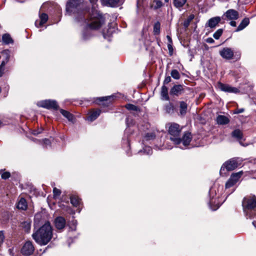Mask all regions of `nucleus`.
Returning a JSON list of instances; mask_svg holds the SVG:
<instances>
[{
  "label": "nucleus",
  "mask_w": 256,
  "mask_h": 256,
  "mask_svg": "<svg viewBox=\"0 0 256 256\" xmlns=\"http://www.w3.org/2000/svg\"><path fill=\"white\" fill-rule=\"evenodd\" d=\"M249 23H250V20H249L248 18H244L235 31L238 32V31L242 30L246 26H248V25Z\"/></svg>",
  "instance_id": "nucleus-20"
},
{
  "label": "nucleus",
  "mask_w": 256,
  "mask_h": 256,
  "mask_svg": "<svg viewBox=\"0 0 256 256\" xmlns=\"http://www.w3.org/2000/svg\"><path fill=\"white\" fill-rule=\"evenodd\" d=\"M168 48L170 54L172 55L173 53V48L172 44H168Z\"/></svg>",
  "instance_id": "nucleus-48"
},
{
  "label": "nucleus",
  "mask_w": 256,
  "mask_h": 256,
  "mask_svg": "<svg viewBox=\"0 0 256 256\" xmlns=\"http://www.w3.org/2000/svg\"><path fill=\"white\" fill-rule=\"evenodd\" d=\"M166 2H168L169 0H164Z\"/></svg>",
  "instance_id": "nucleus-58"
},
{
  "label": "nucleus",
  "mask_w": 256,
  "mask_h": 256,
  "mask_svg": "<svg viewBox=\"0 0 256 256\" xmlns=\"http://www.w3.org/2000/svg\"><path fill=\"white\" fill-rule=\"evenodd\" d=\"M52 236V228L48 222L35 230L32 234V237L35 242L41 246H44L48 244Z\"/></svg>",
  "instance_id": "nucleus-2"
},
{
  "label": "nucleus",
  "mask_w": 256,
  "mask_h": 256,
  "mask_svg": "<svg viewBox=\"0 0 256 256\" xmlns=\"http://www.w3.org/2000/svg\"><path fill=\"white\" fill-rule=\"evenodd\" d=\"M219 54L220 56L224 59L226 60H230L233 58L234 57L236 58V60L240 59V54L236 53L234 55V52L233 50L230 48H224L220 50Z\"/></svg>",
  "instance_id": "nucleus-5"
},
{
  "label": "nucleus",
  "mask_w": 256,
  "mask_h": 256,
  "mask_svg": "<svg viewBox=\"0 0 256 256\" xmlns=\"http://www.w3.org/2000/svg\"><path fill=\"white\" fill-rule=\"evenodd\" d=\"M32 140L34 142L36 141V142H38L39 144H42L44 146L45 148L50 146L51 144L50 140L48 138L44 139L42 140L36 139H32Z\"/></svg>",
  "instance_id": "nucleus-27"
},
{
  "label": "nucleus",
  "mask_w": 256,
  "mask_h": 256,
  "mask_svg": "<svg viewBox=\"0 0 256 256\" xmlns=\"http://www.w3.org/2000/svg\"><path fill=\"white\" fill-rule=\"evenodd\" d=\"M10 54L6 52L4 59L2 62L1 64L0 65V67L4 68V66L10 60Z\"/></svg>",
  "instance_id": "nucleus-35"
},
{
  "label": "nucleus",
  "mask_w": 256,
  "mask_h": 256,
  "mask_svg": "<svg viewBox=\"0 0 256 256\" xmlns=\"http://www.w3.org/2000/svg\"><path fill=\"white\" fill-rule=\"evenodd\" d=\"M214 200V198H210V200L209 202V206L212 210H216L220 206V205L218 203V204H216L214 205V206H212V203L216 202V200Z\"/></svg>",
  "instance_id": "nucleus-34"
},
{
  "label": "nucleus",
  "mask_w": 256,
  "mask_h": 256,
  "mask_svg": "<svg viewBox=\"0 0 256 256\" xmlns=\"http://www.w3.org/2000/svg\"><path fill=\"white\" fill-rule=\"evenodd\" d=\"M214 190L212 188L210 190V196H211V193L213 192Z\"/></svg>",
  "instance_id": "nucleus-56"
},
{
  "label": "nucleus",
  "mask_w": 256,
  "mask_h": 256,
  "mask_svg": "<svg viewBox=\"0 0 256 256\" xmlns=\"http://www.w3.org/2000/svg\"><path fill=\"white\" fill-rule=\"evenodd\" d=\"M188 110V104H187L184 102L182 101L180 102V112L179 114L180 116H184L186 112Z\"/></svg>",
  "instance_id": "nucleus-19"
},
{
  "label": "nucleus",
  "mask_w": 256,
  "mask_h": 256,
  "mask_svg": "<svg viewBox=\"0 0 256 256\" xmlns=\"http://www.w3.org/2000/svg\"><path fill=\"white\" fill-rule=\"evenodd\" d=\"M218 87L222 91L226 92L236 94L240 92L239 90L236 88L232 87L228 84H224L220 82L218 84Z\"/></svg>",
  "instance_id": "nucleus-10"
},
{
  "label": "nucleus",
  "mask_w": 256,
  "mask_h": 256,
  "mask_svg": "<svg viewBox=\"0 0 256 256\" xmlns=\"http://www.w3.org/2000/svg\"><path fill=\"white\" fill-rule=\"evenodd\" d=\"M28 205L26 200L24 198H21L17 204V208L18 209L26 210L27 208Z\"/></svg>",
  "instance_id": "nucleus-24"
},
{
  "label": "nucleus",
  "mask_w": 256,
  "mask_h": 256,
  "mask_svg": "<svg viewBox=\"0 0 256 256\" xmlns=\"http://www.w3.org/2000/svg\"><path fill=\"white\" fill-rule=\"evenodd\" d=\"M38 106L47 109L57 110L58 108L57 102L55 100H46L38 102Z\"/></svg>",
  "instance_id": "nucleus-7"
},
{
  "label": "nucleus",
  "mask_w": 256,
  "mask_h": 256,
  "mask_svg": "<svg viewBox=\"0 0 256 256\" xmlns=\"http://www.w3.org/2000/svg\"><path fill=\"white\" fill-rule=\"evenodd\" d=\"M128 121H129V118H126V123L127 125H128V124H128Z\"/></svg>",
  "instance_id": "nucleus-54"
},
{
  "label": "nucleus",
  "mask_w": 256,
  "mask_h": 256,
  "mask_svg": "<svg viewBox=\"0 0 256 256\" xmlns=\"http://www.w3.org/2000/svg\"><path fill=\"white\" fill-rule=\"evenodd\" d=\"M4 68L0 67V77H2L4 73Z\"/></svg>",
  "instance_id": "nucleus-52"
},
{
  "label": "nucleus",
  "mask_w": 256,
  "mask_h": 256,
  "mask_svg": "<svg viewBox=\"0 0 256 256\" xmlns=\"http://www.w3.org/2000/svg\"><path fill=\"white\" fill-rule=\"evenodd\" d=\"M125 106L126 109L130 110L138 111L139 110V108L137 106L132 104H126Z\"/></svg>",
  "instance_id": "nucleus-36"
},
{
  "label": "nucleus",
  "mask_w": 256,
  "mask_h": 256,
  "mask_svg": "<svg viewBox=\"0 0 256 256\" xmlns=\"http://www.w3.org/2000/svg\"><path fill=\"white\" fill-rule=\"evenodd\" d=\"M40 20H36L35 22V25L36 27L39 28L43 26L48 20V16L44 13L42 14L40 16Z\"/></svg>",
  "instance_id": "nucleus-17"
},
{
  "label": "nucleus",
  "mask_w": 256,
  "mask_h": 256,
  "mask_svg": "<svg viewBox=\"0 0 256 256\" xmlns=\"http://www.w3.org/2000/svg\"><path fill=\"white\" fill-rule=\"evenodd\" d=\"M98 0H90L92 4L90 14L84 8L85 4L82 0H68L66 4V12L70 16L75 15V20L80 25L84 26L82 32V38L88 39L90 36L89 30H97L104 23V18L101 14L96 9Z\"/></svg>",
  "instance_id": "nucleus-1"
},
{
  "label": "nucleus",
  "mask_w": 256,
  "mask_h": 256,
  "mask_svg": "<svg viewBox=\"0 0 256 256\" xmlns=\"http://www.w3.org/2000/svg\"><path fill=\"white\" fill-rule=\"evenodd\" d=\"M66 220L62 216L57 217L54 220L56 228L58 230H63L66 226Z\"/></svg>",
  "instance_id": "nucleus-14"
},
{
  "label": "nucleus",
  "mask_w": 256,
  "mask_h": 256,
  "mask_svg": "<svg viewBox=\"0 0 256 256\" xmlns=\"http://www.w3.org/2000/svg\"><path fill=\"white\" fill-rule=\"evenodd\" d=\"M34 250V246L32 242L28 241L23 246L21 249V252L25 256L32 254Z\"/></svg>",
  "instance_id": "nucleus-9"
},
{
  "label": "nucleus",
  "mask_w": 256,
  "mask_h": 256,
  "mask_svg": "<svg viewBox=\"0 0 256 256\" xmlns=\"http://www.w3.org/2000/svg\"><path fill=\"white\" fill-rule=\"evenodd\" d=\"M221 20L220 16H215L210 18L206 24L205 27H209L210 28H214Z\"/></svg>",
  "instance_id": "nucleus-13"
},
{
  "label": "nucleus",
  "mask_w": 256,
  "mask_h": 256,
  "mask_svg": "<svg viewBox=\"0 0 256 256\" xmlns=\"http://www.w3.org/2000/svg\"><path fill=\"white\" fill-rule=\"evenodd\" d=\"M244 212L247 218H252L255 215L254 208H256V197L255 196L245 198L242 202Z\"/></svg>",
  "instance_id": "nucleus-3"
},
{
  "label": "nucleus",
  "mask_w": 256,
  "mask_h": 256,
  "mask_svg": "<svg viewBox=\"0 0 256 256\" xmlns=\"http://www.w3.org/2000/svg\"><path fill=\"white\" fill-rule=\"evenodd\" d=\"M60 111L62 114L69 121L73 122L74 120V116L72 114L63 109H60Z\"/></svg>",
  "instance_id": "nucleus-21"
},
{
  "label": "nucleus",
  "mask_w": 256,
  "mask_h": 256,
  "mask_svg": "<svg viewBox=\"0 0 256 256\" xmlns=\"http://www.w3.org/2000/svg\"><path fill=\"white\" fill-rule=\"evenodd\" d=\"M9 250H10V254H12V256H13V254H12V249H10Z\"/></svg>",
  "instance_id": "nucleus-57"
},
{
  "label": "nucleus",
  "mask_w": 256,
  "mask_h": 256,
  "mask_svg": "<svg viewBox=\"0 0 256 256\" xmlns=\"http://www.w3.org/2000/svg\"><path fill=\"white\" fill-rule=\"evenodd\" d=\"M144 152L146 154H152V149L150 146H146L144 148Z\"/></svg>",
  "instance_id": "nucleus-42"
},
{
  "label": "nucleus",
  "mask_w": 256,
  "mask_h": 256,
  "mask_svg": "<svg viewBox=\"0 0 256 256\" xmlns=\"http://www.w3.org/2000/svg\"><path fill=\"white\" fill-rule=\"evenodd\" d=\"M166 38L168 41V44H172V40L170 36H167Z\"/></svg>",
  "instance_id": "nucleus-53"
},
{
  "label": "nucleus",
  "mask_w": 256,
  "mask_h": 256,
  "mask_svg": "<svg viewBox=\"0 0 256 256\" xmlns=\"http://www.w3.org/2000/svg\"><path fill=\"white\" fill-rule=\"evenodd\" d=\"M2 41L5 44H13L14 40L8 34H5L2 36Z\"/></svg>",
  "instance_id": "nucleus-23"
},
{
  "label": "nucleus",
  "mask_w": 256,
  "mask_h": 256,
  "mask_svg": "<svg viewBox=\"0 0 256 256\" xmlns=\"http://www.w3.org/2000/svg\"><path fill=\"white\" fill-rule=\"evenodd\" d=\"M160 24L159 22H156L154 26V34H158L160 32Z\"/></svg>",
  "instance_id": "nucleus-33"
},
{
  "label": "nucleus",
  "mask_w": 256,
  "mask_h": 256,
  "mask_svg": "<svg viewBox=\"0 0 256 256\" xmlns=\"http://www.w3.org/2000/svg\"><path fill=\"white\" fill-rule=\"evenodd\" d=\"M127 142H128V146H129V142L128 140L127 141Z\"/></svg>",
  "instance_id": "nucleus-59"
},
{
  "label": "nucleus",
  "mask_w": 256,
  "mask_h": 256,
  "mask_svg": "<svg viewBox=\"0 0 256 256\" xmlns=\"http://www.w3.org/2000/svg\"><path fill=\"white\" fill-rule=\"evenodd\" d=\"M104 1L111 6H114L120 2V0H104Z\"/></svg>",
  "instance_id": "nucleus-40"
},
{
  "label": "nucleus",
  "mask_w": 256,
  "mask_h": 256,
  "mask_svg": "<svg viewBox=\"0 0 256 256\" xmlns=\"http://www.w3.org/2000/svg\"><path fill=\"white\" fill-rule=\"evenodd\" d=\"M232 135L233 137L236 138L238 140H240L242 138V133L238 129L235 130L234 131H233Z\"/></svg>",
  "instance_id": "nucleus-28"
},
{
  "label": "nucleus",
  "mask_w": 256,
  "mask_h": 256,
  "mask_svg": "<svg viewBox=\"0 0 256 256\" xmlns=\"http://www.w3.org/2000/svg\"><path fill=\"white\" fill-rule=\"evenodd\" d=\"M42 130H43L42 128L34 130H32V134L34 135V136H37L38 134L42 133Z\"/></svg>",
  "instance_id": "nucleus-46"
},
{
  "label": "nucleus",
  "mask_w": 256,
  "mask_h": 256,
  "mask_svg": "<svg viewBox=\"0 0 256 256\" xmlns=\"http://www.w3.org/2000/svg\"><path fill=\"white\" fill-rule=\"evenodd\" d=\"M22 226L26 232H29L30 230V224L28 222H24L22 224Z\"/></svg>",
  "instance_id": "nucleus-39"
},
{
  "label": "nucleus",
  "mask_w": 256,
  "mask_h": 256,
  "mask_svg": "<svg viewBox=\"0 0 256 256\" xmlns=\"http://www.w3.org/2000/svg\"><path fill=\"white\" fill-rule=\"evenodd\" d=\"M184 86L182 84H175L170 89V94L173 96H179L184 92Z\"/></svg>",
  "instance_id": "nucleus-11"
},
{
  "label": "nucleus",
  "mask_w": 256,
  "mask_h": 256,
  "mask_svg": "<svg viewBox=\"0 0 256 256\" xmlns=\"http://www.w3.org/2000/svg\"><path fill=\"white\" fill-rule=\"evenodd\" d=\"M224 16H225L228 20H236L238 18L239 14L236 10L230 9L224 13Z\"/></svg>",
  "instance_id": "nucleus-12"
},
{
  "label": "nucleus",
  "mask_w": 256,
  "mask_h": 256,
  "mask_svg": "<svg viewBox=\"0 0 256 256\" xmlns=\"http://www.w3.org/2000/svg\"><path fill=\"white\" fill-rule=\"evenodd\" d=\"M156 138V134L154 132H148L144 137V140L148 141L153 140Z\"/></svg>",
  "instance_id": "nucleus-29"
},
{
  "label": "nucleus",
  "mask_w": 256,
  "mask_h": 256,
  "mask_svg": "<svg viewBox=\"0 0 256 256\" xmlns=\"http://www.w3.org/2000/svg\"><path fill=\"white\" fill-rule=\"evenodd\" d=\"M172 77L175 80H179L180 78V74L176 70H172L170 72Z\"/></svg>",
  "instance_id": "nucleus-32"
},
{
  "label": "nucleus",
  "mask_w": 256,
  "mask_h": 256,
  "mask_svg": "<svg viewBox=\"0 0 256 256\" xmlns=\"http://www.w3.org/2000/svg\"><path fill=\"white\" fill-rule=\"evenodd\" d=\"M206 42L208 44H212L214 42V40L212 38H208L206 40Z\"/></svg>",
  "instance_id": "nucleus-49"
},
{
  "label": "nucleus",
  "mask_w": 256,
  "mask_h": 256,
  "mask_svg": "<svg viewBox=\"0 0 256 256\" xmlns=\"http://www.w3.org/2000/svg\"><path fill=\"white\" fill-rule=\"evenodd\" d=\"M230 24L232 26H236V22L234 20H231L230 22Z\"/></svg>",
  "instance_id": "nucleus-51"
},
{
  "label": "nucleus",
  "mask_w": 256,
  "mask_h": 256,
  "mask_svg": "<svg viewBox=\"0 0 256 256\" xmlns=\"http://www.w3.org/2000/svg\"><path fill=\"white\" fill-rule=\"evenodd\" d=\"M172 80L170 76H166L163 82V85L166 86V84H167L169 82H170Z\"/></svg>",
  "instance_id": "nucleus-45"
},
{
  "label": "nucleus",
  "mask_w": 256,
  "mask_h": 256,
  "mask_svg": "<svg viewBox=\"0 0 256 256\" xmlns=\"http://www.w3.org/2000/svg\"><path fill=\"white\" fill-rule=\"evenodd\" d=\"M160 94L163 100H170L168 95V88L166 86L163 85L161 88Z\"/></svg>",
  "instance_id": "nucleus-22"
},
{
  "label": "nucleus",
  "mask_w": 256,
  "mask_h": 256,
  "mask_svg": "<svg viewBox=\"0 0 256 256\" xmlns=\"http://www.w3.org/2000/svg\"><path fill=\"white\" fill-rule=\"evenodd\" d=\"M162 3L161 1L160 0H157L156 1V6H155V8H160V7H162Z\"/></svg>",
  "instance_id": "nucleus-47"
},
{
  "label": "nucleus",
  "mask_w": 256,
  "mask_h": 256,
  "mask_svg": "<svg viewBox=\"0 0 256 256\" xmlns=\"http://www.w3.org/2000/svg\"><path fill=\"white\" fill-rule=\"evenodd\" d=\"M242 172L240 171L238 172L232 174L230 178L226 183V188H228L234 186L242 176Z\"/></svg>",
  "instance_id": "nucleus-8"
},
{
  "label": "nucleus",
  "mask_w": 256,
  "mask_h": 256,
  "mask_svg": "<svg viewBox=\"0 0 256 256\" xmlns=\"http://www.w3.org/2000/svg\"><path fill=\"white\" fill-rule=\"evenodd\" d=\"M192 140V136L190 132H186L184 134L182 138H181V142L182 143L184 148L188 146Z\"/></svg>",
  "instance_id": "nucleus-15"
},
{
  "label": "nucleus",
  "mask_w": 256,
  "mask_h": 256,
  "mask_svg": "<svg viewBox=\"0 0 256 256\" xmlns=\"http://www.w3.org/2000/svg\"><path fill=\"white\" fill-rule=\"evenodd\" d=\"M223 32V29L220 28L218 30L213 34V37L216 39L218 40L220 38V36H222V34Z\"/></svg>",
  "instance_id": "nucleus-37"
},
{
  "label": "nucleus",
  "mask_w": 256,
  "mask_h": 256,
  "mask_svg": "<svg viewBox=\"0 0 256 256\" xmlns=\"http://www.w3.org/2000/svg\"><path fill=\"white\" fill-rule=\"evenodd\" d=\"M252 224L254 226V227L256 228V220H254L252 222Z\"/></svg>",
  "instance_id": "nucleus-55"
},
{
  "label": "nucleus",
  "mask_w": 256,
  "mask_h": 256,
  "mask_svg": "<svg viewBox=\"0 0 256 256\" xmlns=\"http://www.w3.org/2000/svg\"><path fill=\"white\" fill-rule=\"evenodd\" d=\"M238 166V162L236 158H232L226 162H225L222 166L220 170V174L224 176L225 174V168L227 171H231L234 170Z\"/></svg>",
  "instance_id": "nucleus-6"
},
{
  "label": "nucleus",
  "mask_w": 256,
  "mask_h": 256,
  "mask_svg": "<svg viewBox=\"0 0 256 256\" xmlns=\"http://www.w3.org/2000/svg\"><path fill=\"white\" fill-rule=\"evenodd\" d=\"M244 112V108H239V109L236 110L234 113V114H240V113L243 112Z\"/></svg>",
  "instance_id": "nucleus-50"
},
{
  "label": "nucleus",
  "mask_w": 256,
  "mask_h": 256,
  "mask_svg": "<svg viewBox=\"0 0 256 256\" xmlns=\"http://www.w3.org/2000/svg\"><path fill=\"white\" fill-rule=\"evenodd\" d=\"M187 0H174V6L177 8L180 9L186 3Z\"/></svg>",
  "instance_id": "nucleus-25"
},
{
  "label": "nucleus",
  "mask_w": 256,
  "mask_h": 256,
  "mask_svg": "<svg viewBox=\"0 0 256 256\" xmlns=\"http://www.w3.org/2000/svg\"><path fill=\"white\" fill-rule=\"evenodd\" d=\"M216 122L220 125H224L230 122L229 118L224 115H218L216 118Z\"/></svg>",
  "instance_id": "nucleus-18"
},
{
  "label": "nucleus",
  "mask_w": 256,
  "mask_h": 256,
  "mask_svg": "<svg viewBox=\"0 0 256 256\" xmlns=\"http://www.w3.org/2000/svg\"><path fill=\"white\" fill-rule=\"evenodd\" d=\"M240 144H242V142H240Z\"/></svg>",
  "instance_id": "nucleus-61"
},
{
  "label": "nucleus",
  "mask_w": 256,
  "mask_h": 256,
  "mask_svg": "<svg viewBox=\"0 0 256 256\" xmlns=\"http://www.w3.org/2000/svg\"><path fill=\"white\" fill-rule=\"evenodd\" d=\"M168 132L170 135V140L174 144H179L181 143L180 134L182 128L180 126L174 122H170L167 124Z\"/></svg>",
  "instance_id": "nucleus-4"
},
{
  "label": "nucleus",
  "mask_w": 256,
  "mask_h": 256,
  "mask_svg": "<svg viewBox=\"0 0 256 256\" xmlns=\"http://www.w3.org/2000/svg\"><path fill=\"white\" fill-rule=\"evenodd\" d=\"M53 193L54 196H58L60 194L61 192L60 190L56 188H54L53 189Z\"/></svg>",
  "instance_id": "nucleus-43"
},
{
  "label": "nucleus",
  "mask_w": 256,
  "mask_h": 256,
  "mask_svg": "<svg viewBox=\"0 0 256 256\" xmlns=\"http://www.w3.org/2000/svg\"><path fill=\"white\" fill-rule=\"evenodd\" d=\"M113 97V96L100 97L98 98V100L100 102L107 101L108 100L110 99Z\"/></svg>",
  "instance_id": "nucleus-44"
},
{
  "label": "nucleus",
  "mask_w": 256,
  "mask_h": 256,
  "mask_svg": "<svg viewBox=\"0 0 256 256\" xmlns=\"http://www.w3.org/2000/svg\"><path fill=\"white\" fill-rule=\"evenodd\" d=\"M77 224V222L76 220H72L70 224V228L72 230H76V226Z\"/></svg>",
  "instance_id": "nucleus-41"
},
{
  "label": "nucleus",
  "mask_w": 256,
  "mask_h": 256,
  "mask_svg": "<svg viewBox=\"0 0 256 256\" xmlns=\"http://www.w3.org/2000/svg\"><path fill=\"white\" fill-rule=\"evenodd\" d=\"M194 18V16L192 14L189 16L188 18L184 22L183 25L184 28H186L189 26L190 22L192 21Z\"/></svg>",
  "instance_id": "nucleus-31"
},
{
  "label": "nucleus",
  "mask_w": 256,
  "mask_h": 256,
  "mask_svg": "<svg viewBox=\"0 0 256 256\" xmlns=\"http://www.w3.org/2000/svg\"><path fill=\"white\" fill-rule=\"evenodd\" d=\"M70 200L71 204L74 206H78L80 204V199L76 196H72Z\"/></svg>",
  "instance_id": "nucleus-26"
},
{
  "label": "nucleus",
  "mask_w": 256,
  "mask_h": 256,
  "mask_svg": "<svg viewBox=\"0 0 256 256\" xmlns=\"http://www.w3.org/2000/svg\"><path fill=\"white\" fill-rule=\"evenodd\" d=\"M222 1H227L228 0H222Z\"/></svg>",
  "instance_id": "nucleus-60"
},
{
  "label": "nucleus",
  "mask_w": 256,
  "mask_h": 256,
  "mask_svg": "<svg viewBox=\"0 0 256 256\" xmlns=\"http://www.w3.org/2000/svg\"><path fill=\"white\" fill-rule=\"evenodd\" d=\"M165 110L168 114H170L174 112V106L172 103H169L165 106Z\"/></svg>",
  "instance_id": "nucleus-38"
},
{
  "label": "nucleus",
  "mask_w": 256,
  "mask_h": 256,
  "mask_svg": "<svg viewBox=\"0 0 256 256\" xmlns=\"http://www.w3.org/2000/svg\"><path fill=\"white\" fill-rule=\"evenodd\" d=\"M101 113L100 110H92L90 112L86 120L90 122H92L96 120Z\"/></svg>",
  "instance_id": "nucleus-16"
},
{
  "label": "nucleus",
  "mask_w": 256,
  "mask_h": 256,
  "mask_svg": "<svg viewBox=\"0 0 256 256\" xmlns=\"http://www.w3.org/2000/svg\"><path fill=\"white\" fill-rule=\"evenodd\" d=\"M4 170H0V175L3 180H7L10 176V173L8 172H5Z\"/></svg>",
  "instance_id": "nucleus-30"
}]
</instances>
